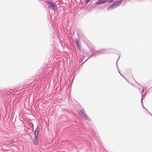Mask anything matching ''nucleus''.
<instances>
[{"instance_id":"1","label":"nucleus","mask_w":152,"mask_h":152,"mask_svg":"<svg viewBox=\"0 0 152 152\" xmlns=\"http://www.w3.org/2000/svg\"><path fill=\"white\" fill-rule=\"evenodd\" d=\"M79 115L85 120H88L89 118L83 110H80L78 112Z\"/></svg>"},{"instance_id":"2","label":"nucleus","mask_w":152,"mask_h":152,"mask_svg":"<svg viewBox=\"0 0 152 152\" xmlns=\"http://www.w3.org/2000/svg\"><path fill=\"white\" fill-rule=\"evenodd\" d=\"M49 7L54 11H56L57 10V7L54 3L52 2H48Z\"/></svg>"},{"instance_id":"3","label":"nucleus","mask_w":152,"mask_h":152,"mask_svg":"<svg viewBox=\"0 0 152 152\" xmlns=\"http://www.w3.org/2000/svg\"><path fill=\"white\" fill-rule=\"evenodd\" d=\"M108 0H100L96 2V4L99 5L101 4L104 3L108 1Z\"/></svg>"},{"instance_id":"4","label":"nucleus","mask_w":152,"mask_h":152,"mask_svg":"<svg viewBox=\"0 0 152 152\" xmlns=\"http://www.w3.org/2000/svg\"><path fill=\"white\" fill-rule=\"evenodd\" d=\"M38 138L35 137L33 140V143L34 145H37L38 144Z\"/></svg>"},{"instance_id":"5","label":"nucleus","mask_w":152,"mask_h":152,"mask_svg":"<svg viewBox=\"0 0 152 152\" xmlns=\"http://www.w3.org/2000/svg\"><path fill=\"white\" fill-rule=\"evenodd\" d=\"M121 1H116L115 3H113V4H114V6H117V5H119L121 3Z\"/></svg>"},{"instance_id":"6","label":"nucleus","mask_w":152,"mask_h":152,"mask_svg":"<svg viewBox=\"0 0 152 152\" xmlns=\"http://www.w3.org/2000/svg\"><path fill=\"white\" fill-rule=\"evenodd\" d=\"M38 128H37L36 129L34 132V134H35V137L38 138V135L39 134V132H38Z\"/></svg>"},{"instance_id":"7","label":"nucleus","mask_w":152,"mask_h":152,"mask_svg":"<svg viewBox=\"0 0 152 152\" xmlns=\"http://www.w3.org/2000/svg\"><path fill=\"white\" fill-rule=\"evenodd\" d=\"M114 4H113L107 8V10H110L111 9H113L114 8Z\"/></svg>"},{"instance_id":"8","label":"nucleus","mask_w":152,"mask_h":152,"mask_svg":"<svg viewBox=\"0 0 152 152\" xmlns=\"http://www.w3.org/2000/svg\"><path fill=\"white\" fill-rule=\"evenodd\" d=\"M76 44L77 45L78 47V48H79V47H80V46L79 45L78 42L77 40H76Z\"/></svg>"},{"instance_id":"9","label":"nucleus","mask_w":152,"mask_h":152,"mask_svg":"<svg viewBox=\"0 0 152 152\" xmlns=\"http://www.w3.org/2000/svg\"><path fill=\"white\" fill-rule=\"evenodd\" d=\"M90 0H85V3L87 4L89 2Z\"/></svg>"},{"instance_id":"10","label":"nucleus","mask_w":152,"mask_h":152,"mask_svg":"<svg viewBox=\"0 0 152 152\" xmlns=\"http://www.w3.org/2000/svg\"><path fill=\"white\" fill-rule=\"evenodd\" d=\"M113 2V1L112 0H111V1H109V2Z\"/></svg>"}]
</instances>
